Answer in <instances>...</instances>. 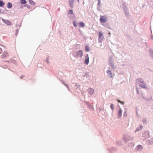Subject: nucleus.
Returning <instances> with one entry per match:
<instances>
[{
    "label": "nucleus",
    "instance_id": "nucleus-1",
    "mask_svg": "<svg viewBox=\"0 0 153 153\" xmlns=\"http://www.w3.org/2000/svg\"><path fill=\"white\" fill-rule=\"evenodd\" d=\"M82 55L83 52L81 50H79L78 51L75 52L74 54V56L76 57L79 56L81 57Z\"/></svg>",
    "mask_w": 153,
    "mask_h": 153
},
{
    "label": "nucleus",
    "instance_id": "nucleus-2",
    "mask_svg": "<svg viewBox=\"0 0 153 153\" xmlns=\"http://www.w3.org/2000/svg\"><path fill=\"white\" fill-rule=\"evenodd\" d=\"M107 20L106 16H101L100 18V21L102 23H105Z\"/></svg>",
    "mask_w": 153,
    "mask_h": 153
},
{
    "label": "nucleus",
    "instance_id": "nucleus-3",
    "mask_svg": "<svg viewBox=\"0 0 153 153\" xmlns=\"http://www.w3.org/2000/svg\"><path fill=\"white\" fill-rule=\"evenodd\" d=\"M85 63L86 65H88L89 63V59L88 55L87 54L85 56Z\"/></svg>",
    "mask_w": 153,
    "mask_h": 153
},
{
    "label": "nucleus",
    "instance_id": "nucleus-4",
    "mask_svg": "<svg viewBox=\"0 0 153 153\" xmlns=\"http://www.w3.org/2000/svg\"><path fill=\"white\" fill-rule=\"evenodd\" d=\"M2 21L7 25H12L11 23L8 20L2 19Z\"/></svg>",
    "mask_w": 153,
    "mask_h": 153
},
{
    "label": "nucleus",
    "instance_id": "nucleus-5",
    "mask_svg": "<svg viewBox=\"0 0 153 153\" xmlns=\"http://www.w3.org/2000/svg\"><path fill=\"white\" fill-rule=\"evenodd\" d=\"M136 149L138 151L141 150L143 149L142 146L140 145H138L137 146Z\"/></svg>",
    "mask_w": 153,
    "mask_h": 153
},
{
    "label": "nucleus",
    "instance_id": "nucleus-6",
    "mask_svg": "<svg viewBox=\"0 0 153 153\" xmlns=\"http://www.w3.org/2000/svg\"><path fill=\"white\" fill-rule=\"evenodd\" d=\"M118 117L119 118H120L122 116V111L121 109L120 108L118 111Z\"/></svg>",
    "mask_w": 153,
    "mask_h": 153
},
{
    "label": "nucleus",
    "instance_id": "nucleus-7",
    "mask_svg": "<svg viewBox=\"0 0 153 153\" xmlns=\"http://www.w3.org/2000/svg\"><path fill=\"white\" fill-rule=\"evenodd\" d=\"M8 56V53L6 51H4L3 55H2V57L3 58H5L6 57Z\"/></svg>",
    "mask_w": 153,
    "mask_h": 153
},
{
    "label": "nucleus",
    "instance_id": "nucleus-8",
    "mask_svg": "<svg viewBox=\"0 0 153 153\" xmlns=\"http://www.w3.org/2000/svg\"><path fill=\"white\" fill-rule=\"evenodd\" d=\"M79 27H83L85 26V25L83 22H80L78 23Z\"/></svg>",
    "mask_w": 153,
    "mask_h": 153
},
{
    "label": "nucleus",
    "instance_id": "nucleus-9",
    "mask_svg": "<svg viewBox=\"0 0 153 153\" xmlns=\"http://www.w3.org/2000/svg\"><path fill=\"white\" fill-rule=\"evenodd\" d=\"M74 1V0H70L69 1L70 5L72 8H73V3Z\"/></svg>",
    "mask_w": 153,
    "mask_h": 153
},
{
    "label": "nucleus",
    "instance_id": "nucleus-10",
    "mask_svg": "<svg viewBox=\"0 0 153 153\" xmlns=\"http://www.w3.org/2000/svg\"><path fill=\"white\" fill-rule=\"evenodd\" d=\"M12 4L8 2L7 4V7L9 8H10L12 7Z\"/></svg>",
    "mask_w": 153,
    "mask_h": 153
},
{
    "label": "nucleus",
    "instance_id": "nucleus-11",
    "mask_svg": "<svg viewBox=\"0 0 153 153\" xmlns=\"http://www.w3.org/2000/svg\"><path fill=\"white\" fill-rule=\"evenodd\" d=\"M103 35L102 33L101 32H100L99 33V39H100L101 37Z\"/></svg>",
    "mask_w": 153,
    "mask_h": 153
},
{
    "label": "nucleus",
    "instance_id": "nucleus-12",
    "mask_svg": "<svg viewBox=\"0 0 153 153\" xmlns=\"http://www.w3.org/2000/svg\"><path fill=\"white\" fill-rule=\"evenodd\" d=\"M107 73L108 74H109L110 75V77H112V73L110 71L108 70L107 71Z\"/></svg>",
    "mask_w": 153,
    "mask_h": 153
},
{
    "label": "nucleus",
    "instance_id": "nucleus-13",
    "mask_svg": "<svg viewBox=\"0 0 153 153\" xmlns=\"http://www.w3.org/2000/svg\"><path fill=\"white\" fill-rule=\"evenodd\" d=\"M137 82H140L141 83H143L144 82L143 80L141 78L137 79Z\"/></svg>",
    "mask_w": 153,
    "mask_h": 153
},
{
    "label": "nucleus",
    "instance_id": "nucleus-14",
    "mask_svg": "<svg viewBox=\"0 0 153 153\" xmlns=\"http://www.w3.org/2000/svg\"><path fill=\"white\" fill-rule=\"evenodd\" d=\"M85 50L87 51H90L88 45H86L85 47Z\"/></svg>",
    "mask_w": 153,
    "mask_h": 153
},
{
    "label": "nucleus",
    "instance_id": "nucleus-15",
    "mask_svg": "<svg viewBox=\"0 0 153 153\" xmlns=\"http://www.w3.org/2000/svg\"><path fill=\"white\" fill-rule=\"evenodd\" d=\"M4 5V3L2 1L0 0V6L2 7Z\"/></svg>",
    "mask_w": 153,
    "mask_h": 153
},
{
    "label": "nucleus",
    "instance_id": "nucleus-16",
    "mask_svg": "<svg viewBox=\"0 0 153 153\" xmlns=\"http://www.w3.org/2000/svg\"><path fill=\"white\" fill-rule=\"evenodd\" d=\"M73 13V12L72 10H70L68 12V13L69 14H72Z\"/></svg>",
    "mask_w": 153,
    "mask_h": 153
},
{
    "label": "nucleus",
    "instance_id": "nucleus-17",
    "mask_svg": "<svg viewBox=\"0 0 153 153\" xmlns=\"http://www.w3.org/2000/svg\"><path fill=\"white\" fill-rule=\"evenodd\" d=\"M21 2L22 4H24L26 3V1L25 0H21Z\"/></svg>",
    "mask_w": 153,
    "mask_h": 153
},
{
    "label": "nucleus",
    "instance_id": "nucleus-18",
    "mask_svg": "<svg viewBox=\"0 0 153 153\" xmlns=\"http://www.w3.org/2000/svg\"><path fill=\"white\" fill-rule=\"evenodd\" d=\"M110 108H111V109L112 110H113L114 108V105H113V104H111V106H110Z\"/></svg>",
    "mask_w": 153,
    "mask_h": 153
},
{
    "label": "nucleus",
    "instance_id": "nucleus-19",
    "mask_svg": "<svg viewBox=\"0 0 153 153\" xmlns=\"http://www.w3.org/2000/svg\"><path fill=\"white\" fill-rule=\"evenodd\" d=\"M117 101H118V102H119L121 104H122L123 105L124 104V102H123V101H120V100H118Z\"/></svg>",
    "mask_w": 153,
    "mask_h": 153
},
{
    "label": "nucleus",
    "instance_id": "nucleus-20",
    "mask_svg": "<svg viewBox=\"0 0 153 153\" xmlns=\"http://www.w3.org/2000/svg\"><path fill=\"white\" fill-rule=\"evenodd\" d=\"M74 26L75 27H76V22L74 21L73 22Z\"/></svg>",
    "mask_w": 153,
    "mask_h": 153
},
{
    "label": "nucleus",
    "instance_id": "nucleus-21",
    "mask_svg": "<svg viewBox=\"0 0 153 153\" xmlns=\"http://www.w3.org/2000/svg\"><path fill=\"white\" fill-rule=\"evenodd\" d=\"M140 129H138V130L137 129V130H136L137 131H139V130H141L142 129V127H143V126L142 125H140Z\"/></svg>",
    "mask_w": 153,
    "mask_h": 153
},
{
    "label": "nucleus",
    "instance_id": "nucleus-22",
    "mask_svg": "<svg viewBox=\"0 0 153 153\" xmlns=\"http://www.w3.org/2000/svg\"><path fill=\"white\" fill-rule=\"evenodd\" d=\"M2 52V49L1 48H0V53H1Z\"/></svg>",
    "mask_w": 153,
    "mask_h": 153
},
{
    "label": "nucleus",
    "instance_id": "nucleus-23",
    "mask_svg": "<svg viewBox=\"0 0 153 153\" xmlns=\"http://www.w3.org/2000/svg\"><path fill=\"white\" fill-rule=\"evenodd\" d=\"M141 87L143 88H145V85H143Z\"/></svg>",
    "mask_w": 153,
    "mask_h": 153
},
{
    "label": "nucleus",
    "instance_id": "nucleus-24",
    "mask_svg": "<svg viewBox=\"0 0 153 153\" xmlns=\"http://www.w3.org/2000/svg\"><path fill=\"white\" fill-rule=\"evenodd\" d=\"M23 77L22 76H21L20 77V78L21 79H22V78Z\"/></svg>",
    "mask_w": 153,
    "mask_h": 153
},
{
    "label": "nucleus",
    "instance_id": "nucleus-25",
    "mask_svg": "<svg viewBox=\"0 0 153 153\" xmlns=\"http://www.w3.org/2000/svg\"><path fill=\"white\" fill-rule=\"evenodd\" d=\"M98 2L99 3L100 2V0H98Z\"/></svg>",
    "mask_w": 153,
    "mask_h": 153
},
{
    "label": "nucleus",
    "instance_id": "nucleus-26",
    "mask_svg": "<svg viewBox=\"0 0 153 153\" xmlns=\"http://www.w3.org/2000/svg\"><path fill=\"white\" fill-rule=\"evenodd\" d=\"M93 92H94V91H92V94H93Z\"/></svg>",
    "mask_w": 153,
    "mask_h": 153
},
{
    "label": "nucleus",
    "instance_id": "nucleus-27",
    "mask_svg": "<svg viewBox=\"0 0 153 153\" xmlns=\"http://www.w3.org/2000/svg\"><path fill=\"white\" fill-rule=\"evenodd\" d=\"M109 34H110V33H109Z\"/></svg>",
    "mask_w": 153,
    "mask_h": 153
},
{
    "label": "nucleus",
    "instance_id": "nucleus-28",
    "mask_svg": "<svg viewBox=\"0 0 153 153\" xmlns=\"http://www.w3.org/2000/svg\"><path fill=\"white\" fill-rule=\"evenodd\" d=\"M78 1H79V0H78Z\"/></svg>",
    "mask_w": 153,
    "mask_h": 153
}]
</instances>
